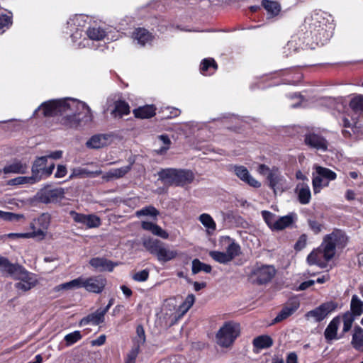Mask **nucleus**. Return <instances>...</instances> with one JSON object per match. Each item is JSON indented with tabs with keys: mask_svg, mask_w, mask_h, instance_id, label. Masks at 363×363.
Segmentation results:
<instances>
[{
	"mask_svg": "<svg viewBox=\"0 0 363 363\" xmlns=\"http://www.w3.org/2000/svg\"><path fill=\"white\" fill-rule=\"evenodd\" d=\"M40 111L45 117L62 116L61 123L68 128H77L93 120L90 108L85 103L76 99L52 100L44 102L35 111L33 115H37Z\"/></svg>",
	"mask_w": 363,
	"mask_h": 363,
	"instance_id": "f257e3e1",
	"label": "nucleus"
},
{
	"mask_svg": "<svg viewBox=\"0 0 363 363\" xmlns=\"http://www.w3.org/2000/svg\"><path fill=\"white\" fill-rule=\"evenodd\" d=\"M347 242V238L341 231L337 230L326 235L319 247L313 250L307 257V262L310 265H318L325 268L327 263L335 255L336 247H344Z\"/></svg>",
	"mask_w": 363,
	"mask_h": 363,
	"instance_id": "f03ea898",
	"label": "nucleus"
},
{
	"mask_svg": "<svg viewBox=\"0 0 363 363\" xmlns=\"http://www.w3.org/2000/svg\"><path fill=\"white\" fill-rule=\"evenodd\" d=\"M158 175L164 184L177 186L189 184L195 178L191 170L184 169H164L159 172Z\"/></svg>",
	"mask_w": 363,
	"mask_h": 363,
	"instance_id": "7ed1b4c3",
	"label": "nucleus"
},
{
	"mask_svg": "<svg viewBox=\"0 0 363 363\" xmlns=\"http://www.w3.org/2000/svg\"><path fill=\"white\" fill-rule=\"evenodd\" d=\"M144 247L152 255L157 257L159 262H167L177 256V251L166 247L164 243L157 239L145 238L143 241Z\"/></svg>",
	"mask_w": 363,
	"mask_h": 363,
	"instance_id": "20e7f679",
	"label": "nucleus"
},
{
	"mask_svg": "<svg viewBox=\"0 0 363 363\" xmlns=\"http://www.w3.org/2000/svg\"><path fill=\"white\" fill-rule=\"evenodd\" d=\"M220 242L225 247L226 251L221 252L213 250L209 252L211 257L220 264H227L231 262L240 254V247L238 244L232 240L229 237H223Z\"/></svg>",
	"mask_w": 363,
	"mask_h": 363,
	"instance_id": "39448f33",
	"label": "nucleus"
},
{
	"mask_svg": "<svg viewBox=\"0 0 363 363\" xmlns=\"http://www.w3.org/2000/svg\"><path fill=\"white\" fill-rule=\"evenodd\" d=\"M240 334V326L235 323H225L216 333L217 343L223 347H228Z\"/></svg>",
	"mask_w": 363,
	"mask_h": 363,
	"instance_id": "423d86ee",
	"label": "nucleus"
},
{
	"mask_svg": "<svg viewBox=\"0 0 363 363\" xmlns=\"http://www.w3.org/2000/svg\"><path fill=\"white\" fill-rule=\"evenodd\" d=\"M314 169L315 174H313L312 184L314 194H318L323 187L328 186L329 182L336 179L337 174L331 169L318 165H314Z\"/></svg>",
	"mask_w": 363,
	"mask_h": 363,
	"instance_id": "0eeeda50",
	"label": "nucleus"
},
{
	"mask_svg": "<svg viewBox=\"0 0 363 363\" xmlns=\"http://www.w3.org/2000/svg\"><path fill=\"white\" fill-rule=\"evenodd\" d=\"M18 280L15 284V288L23 292L28 291L34 288L38 284V279L35 274L28 272L24 267L20 265L12 277Z\"/></svg>",
	"mask_w": 363,
	"mask_h": 363,
	"instance_id": "6e6552de",
	"label": "nucleus"
},
{
	"mask_svg": "<svg viewBox=\"0 0 363 363\" xmlns=\"http://www.w3.org/2000/svg\"><path fill=\"white\" fill-rule=\"evenodd\" d=\"M276 270L271 265L254 266L249 274V278L252 282L262 284L269 281L275 275Z\"/></svg>",
	"mask_w": 363,
	"mask_h": 363,
	"instance_id": "1a4fd4ad",
	"label": "nucleus"
},
{
	"mask_svg": "<svg viewBox=\"0 0 363 363\" xmlns=\"http://www.w3.org/2000/svg\"><path fill=\"white\" fill-rule=\"evenodd\" d=\"M48 157H38L34 161L31 172L32 176L37 182L50 177L55 169V164L52 163L47 167Z\"/></svg>",
	"mask_w": 363,
	"mask_h": 363,
	"instance_id": "9d476101",
	"label": "nucleus"
},
{
	"mask_svg": "<svg viewBox=\"0 0 363 363\" xmlns=\"http://www.w3.org/2000/svg\"><path fill=\"white\" fill-rule=\"evenodd\" d=\"M50 224V216L48 213H42L30 223L34 238L43 240L47 235V230Z\"/></svg>",
	"mask_w": 363,
	"mask_h": 363,
	"instance_id": "9b49d317",
	"label": "nucleus"
},
{
	"mask_svg": "<svg viewBox=\"0 0 363 363\" xmlns=\"http://www.w3.org/2000/svg\"><path fill=\"white\" fill-rule=\"evenodd\" d=\"M195 302V296L193 294H189L184 302L179 305L177 308L172 306L173 312L169 308L170 313H166V315H169L171 319V324L175 323L178 320L182 318L184 314L191 308ZM166 307L171 308L170 304H167Z\"/></svg>",
	"mask_w": 363,
	"mask_h": 363,
	"instance_id": "f8f14e48",
	"label": "nucleus"
},
{
	"mask_svg": "<svg viewBox=\"0 0 363 363\" xmlns=\"http://www.w3.org/2000/svg\"><path fill=\"white\" fill-rule=\"evenodd\" d=\"M82 282L83 288L86 291L95 294L102 292L106 285V278L101 275L86 278L82 277Z\"/></svg>",
	"mask_w": 363,
	"mask_h": 363,
	"instance_id": "ddd939ff",
	"label": "nucleus"
},
{
	"mask_svg": "<svg viewBox=\"0 0 363 363\" xmlns=\"http://www.w3.org/2000/svg\"><path fill=\"white\" fill-rule=\"evenodd\" d=\"M337 307V304L334 301L325 302L314 310L308 312L306 316L307 318H313L315 321L319 322L335 311Z\"/></svg>",
	"mask_w": 363,
	"mask_h": 363,
	"instance_id": "4468645a",
	"label": "nucleus"
},
{
	"mask_svg": "<svg viewBox=\"0 0 363 363\" xmlns=\"http://www.w3.org/2000/svg\"><path fill=\"white\" fill-rule=\"evenodd\" d=\"M267 180L269 181L270 188L274 191L275 194L282 193L287 189L284 177L281 174L277 168L272 169V172H270L267 176Z\"/></svg>",
	"mask_w": 363,
	"mask_h": 363,
	"instance_id": "2eb2a0df",
	"label": "nucleus"
},
{
	"mask_svg": "<svg viewBox=\"0 0 363 363\" xmlns=\"http://www.w3.org/2000/svg\"><path fill=\"white\" fill-rule=\"evenodd\" d=\"M232 169L234 174L243 182L254 188H259L261 183L254 178L248 169L242 165H233Z\"/></svg>",
	"mask_w": 363,
	"mask_h": 363,
	"instance_id": "dca6fc26",
	"label": "nucleus"
},
{
	"mask_svg": "<svg viewBox=\"0 0 363 363\" xmlns=\"http://www.w3.org/2000/svg\"><path fill=\"white\" fill-rule=\"evenodd\" d=\"M71 215L75 222L84 224L89 228H97L101 225L99 217L95 215H84L74 211L71 212Z\"/></svg>",
	"mask_w": 363,
	"mask_h": 363,
	"instance_id": "f3484780",
	"label": "nucleus"
},
{
	"mask_svg": "<svg viewBox=\"0 0 363 363\" xmlns=\"http://www.w3.org/2000/svg\"><path fill=\"white\" fill-rule=\"evenodd\" d=\"M28 170V164L18 160H14L10 163L4 166L3 169H0V175L1 174H25Z\"/></svg>",
	"mask_w": 363,
	"mask_h": 363,
	"instance_id": "a211bd4d",
	"label": "nucleus"
},
{
	"mask_svg": "<svg viewBox=\"0 0 363 363\" xmlns=\"http://www.w3.org/2000/svg\"><path fill=\"white\" fill-rule=\"evenodd\" d=\"M305 143L311 147L318 150L325 151L328 148L327 140L322 136L315 133L306 135Z\"/></svg>",
	"mask_w": 363,
	"mask_h": 363,
	"instance_id": "6ab92c4d",
	"label": "nucleus"
},
{
	"mask_svg": "<svg viewBox=\"0 0 363 363\" xmlns=\"http://www.w3.org/2000/svg\"><path fill=\"white\" fill-rule=\"evenodd\" d=\"M341 323V318H334L328 324L324 332L325 338L328 342L333 340H338L343 337V335L337 336V330Z\"/></svg>",
	"mask_w": 363,
	"mask_h": 363,
	"instance_id": "aec40b11",
	"label": "nucleus"
},
{
	"mask_svg": "<svg viewBox=\"0 0 363 363\" xmlns=\"http://www.w3.org/2000/svg\"><path fill=\"white\" fill-rule=\"evenodd\" d=\"M89 264L94 269L99 272H111L117 266V263H114L104 257H94L89 260Z\"/></svg>",
	"mask_w": 363,
	"mask_h": 363,
	"instance_id": "412c9836",
	"label": "nucleus"
},
{
	"mask_svg": "<svg viewBox=\"0 0 363 363\" xmlns=\"http://www.w3.org/2000/svg\"><path fill=\"white\" fill-rule=\"evenodd\" d=\"M111 142L110 135H96L92 136L86 143V146L93 149H99L107 146Z\"/></svg>",
	"mask_w": 363,
	"mask_h": 363,
	"instance_id": "4be33fe9",
	"label": "nucleus"
},
{
	"mask_svg": "<svg viewBox=\"0 0 363 363\" xmlns=\"http://www.w3.org/2000/svg\"><path fill=\"white\" fill-rule=\"evenodd\" d=\"M132 164H128L120 168L112 169L102 175L105 182H109L124 177L130 169Z\"/></svg>",
	"mask_w": 363,
	"mask_h": 363,
	"instance_id": "5701e85b",
	"label": "nucleus"
},
{
	"mask_svg": "<svg viewBox=\"0 0 363 363\" xmlns=\"http://www.w3.org/2000/svg\"><path fill=\"white\" fill-rule=\"evenodd\" d=\"M350 344L355 350L363 352V328L359 326L354 328Z\"/></svg>",
	"mask_w": 363,
	"mask_h": 363,
	"instance_id": "b1692460",
	"label": "nucleus"
},
{
	"mask_svg": "<svg viewBox=\"0 0 363 363\" xmlns=\"http://www.w3.org/2000/svg\"><path fill=\"white\" fill-rule=\"evenodd\" d=\"M299 307L298 301H293L288 303L274 318V322H280L291 315Z\"/></svg>",
	"mask_w": 363,
	"mask_h": 363,
	"instance_id": "393cba45",
	"label": "nucleus"
},
{
	"mask_svg": "<svg viewBox=\"0 0 363 363\" xmlns=\"http://www.w3.org/2000/svg\"><path fill=\"white\" fill-rule=\"evenodd\" d=\"M104 311L101 308L96 310L94 313L89 314L80 321L81 325H85L91 323L92 325H99L104 320Z\"/></svg>",
	"mask_w": 363,
	"mask_h": 363,
	"instance_id": "a878e982",
	"label": "nucleus"
},
{
	"mask_svg": "<svg viewBox=\"0 0 363 363\" xmlns=\"http://www.w3.org/2000/svg\"><path fill=\"white\" fill-rule=\"evenodd\" d=\"M129 113L130 106L128 103L121 100L114 102V108L111 112V114L113 118H121L123 116H126Z\"/></svg>",
	"mask_w": 363,
	"mask_h": 363,
	"instance_id": "bb28decb",
	"label": "nucleus"
},
{
	"mask_svg": "<svg viewBox=\"0 0 363 363\" xmlns=\"http://www.w3.org/2000/svg\"><path fill=\"white\" fill-rule=\"evenodd\" d=\"M143 229L150 231L153 235L162 238L167 239L169 237L168 233L158 225L151 222L143 221L141 223Z\"/></svg>",
	"mask_w": 363,
	"mask_h": 363,
	"instance_id": "cd10ccee",
	"label": "nucleus"
},
{
	"mask_svg": "<svg viewBox=\"0 0 363 363\" xmlns=\"http://www.w3.org/2000/svg\"><path fill=\"white\" fill-rule=\"evenodd\" d=\"M65 193V191L63 188L46 190L43 194V200L47 203L53 202L62 199L64 197Z\"/></svg>",
	"mask_w": 363,
	"mask_h": 363,
	"instance_id": "c85d7f7f",
	"label": "nucleus"
},
{
	"mask_svg": "<svg viewBox=\"0 0 363 363\" xmlns=\"http://www.w3.org/2000/svg\"><path fill=\"white\" fill-rule=\"evenodd\" d=\"M133 38L141 45L150 43L152 40V35L144 28H138L133 33Z\"/></svg>",
	"mask_w": 363,
	"mask_h": 363,
	"instance_id": "c756f323",
	"label": "nucleus"
},
{
	"mask_svg": "<svg viewBox=\"0 0 363 363\" xmlns=\"http://www.w3.org/2000/svg\"><path fill=\"white\" fill-rule=\"evenodd\" d=\"M82 277H79L77 279H74L70 281L63 283L56 286L54 289L55 291H60L62 290L65 291H71L75 290L80 288H83L82 285Z\"/></svg>",
	"mask_w": 363,
	"mask_h": 363,
	"instance_id": "7c9ffc66",
	"label": "nucleus"
},
{
	"mask_svg": "<svg viewBox=\"0 0 363 363\" xmlns=\"http://www.w3.org/2000/svg\"><path fill=\"white\" fill-rule=\"evenodd\" d=\"M19 267V264H13L8 259L0 257V272L3 274L13 277Z\"/></svg>",
	"mask_w": 363,
	"mask_h": 363,
	"instance_id": "2f4dec72",
	"label": "nucleus"
},
{
	"mask_svg": "<svg viewBox=\"0 0 363 363\" xmlns=\"http://www.w3.org/2000/svg\"><path fill=\"white\" fill-rule=\"evenodd\" d=\"M298 191V200L302 204H307L310 202L311 194V190L308 184L302 183L296 186Z\"/></svg>",
	"mask_w": 363,
	"mask_h": 363,
	"instance_id": "473e14b6",
	"label": "nucleus"
},
{
	"mask_svg": "<svg viewBox=\"0 0 363 363\" xmlns=\"http://www.w3.org/2000/svg\"><path fill=\"white\" fill-rule=\"evenodd\" d=\"M199 220L206 228V233L212 234L216 229V223L208 213H202L199 216Z\"/></svg>",
	"mask_w": 363,
	"mask_h": 363,
	"instance_id": "72a5a7b5",
	"label": "nucleus"
},
{
	"mask_svg": "<svg viewBox=\"0 0 363 363\" xmlns=\"http://www.w3.org/2000/svg\"><path fill=\"white\" fill-rule=\"evenodd\" d=\"M155 108L151 105H147L133 110V114L136 118H149L155 114Z\"/></svg>",
	"mask_w": 363,
	"mask_h": 363,
	"instance_id": "f704fd0d",
	"label": "nucleus"
},
{
	"mask_svg": "<svg viewBox=\"0 0 363 363\" xmlns=\"http://www.w3.org/2000/svg\"><path fill=\"white\" fill-rule=\"evenodd\" d=\"M0 220L13 223H21L26 220L25 216L21 213H13L0 210Z\"/></svg>",
	"mask_w": 363,
	"mask_h": 363,
	"instance_id": "c9c22d12",
	"label": "nucleus"
},
{
	"mask_svg": "<svg viewBox=\"0 0 363 363\" xmlns=\"http://www.w3.org/2000/svg\"><path fill=\"white\" fill-rule=\"evenodd\" d=\"M0 220L13 223H21L26 220L25 216L21 213H13L0 210Z\"/></svg>",
	"mask_w": 363,
	"mask_h": 363,
	"instance_id": "e433bc0d",
	"label": "nucleus"
},
{
	"mask_svg": "<svg viewBox=\"0 0 363 363\" xmlns=\"http://www.w3.org/2000/svg\"><path fill=\"white\" fill-rule=\"evenodd\" d=\"M294 215L290 214L277 218L273 230H281L289 226L294 221Z\"/></svg>",
	"mask_w": 363,
	"mask_h": 363,
	"instance_id": "4c0bfd02",
	"label": "nucleus"
},
{
	"mask_svg": "<svg viewBox=\"0 0 363 363\" xmlns=\"http://www.w3.org/2000/svg\"><path fill=\"white\" fill-rule=\"evenodd\" d=\"M38 182L31 175L30 177L20 176L16 178L9 179L7 182L9 186H21L23 184H33Z\"/></svg>",
	"mask_w": 363,
	"mask_h": 363,
	"instance_id": "58836bf2",
	"label": "nucleus"
},
{
	"mask_svg": "<svg viewBox=\"0 0 363 363\" xmlns=\"http://www.w3.org/2000/svg\"><path fill=\"white\" fill-rule=\"evenodd\" d=\"M86 34L92 40H101L106 35V31L103 28L97 26L89 28L86 30Z\"/></svg>",
	"mask_w": 363,
	"mask_h": 363,
	"instance_id": "ea45409f",
	"label": "nucleus"
},
{
	"mask_svg": "<svg viewBox=\"0 0 363 363\" xmlns=\"http://www.w3.org/2000/svg\"><path fill=\"white\" fill-rule=\"evenodd\" d=\"M262 4L272 17L278 15L281 9L280 5L276 1L263 0Z\"/></svg>",
	"mask_w": 363,
	"mask_h": 363,
	"instance_id": "a19ab883",
	"label": "nucleus"
},
{
	"mask_svg": "<svg viewBox=\"0 0 363 363\" xmlns=\"http://www.w3.org/2000/svg\"><path fill=\"white\" fill-rule=\"evenodd\" d=\"M272 338L267 335H261L254 339L253 345L257 349L268 348L272 345Z\"/></svg>",
	"mask_w": 363,
	"mask_h": 363,
	"instance_id": "79ce46f5",
	"label": "nucleus"
},
{
	"mask_svg": "<svg viewBox=\"0 0 363 363\" xmlns=\"http://www.w3.org/2000/svg\"><path fill=\"white\" fill-rule=\"evenodd\" d=\"M159 214V211L152 206L144 207L135 212V216L138 218L141 216H150L156 218Z\"/></svg>",
	"mask_w": 363,
	"mask_h": 363,
	"instance_id": "37998d69",
	"label": "nucleus"
},
{
	"mask_svg": "<svg viewBox=\"0 0 363 363\" xmlns=\"http://www.w3.org/2000/svg\"><path fill=\"white\" fill-rule=\"evenodd\" d=\"M350 306L353 314L360 315L363 313V301L357 296L354 295L352 296Z\"/></svg>",
	"mask_w": 363,
	"mask_h": 363,
	"instance_id": "c03bdc74",
	"label": "nucleus"
},
{
	"mask_svg": "<svg viewBox=\"0 0 363 363\" xmlns=\"http://www.w3.org/2000/svg\"><path fill=\"white\" fill-rule=\"evenodd\" d=\"M158 140L161 143V147L156 150V152L159 155L164 154L170 147L171 140L166 135H161L158 136Z\"/></svg>",
	"mask_w": 363,
	"mask_h": 363,
	"instance_id": "a18cd8bd",
	"label": "nucleus"
},
{
	"mask_svg": "<svg viewBox=\"0 0 363 363\" xmlns=\"http://www.w3.org/2000/svg\"><path fill=\"white\" fill-rule=\"evenodd\" d=\"M201 271L209 273L211 271V267L208 264L200 262L197 259H194L192 262V273L197 274Z\"/></svg>",
	"mask_w": 363,
	"mask_h": 363,
	"instance_id": "49530a36",
	"label": "nucleus"
},
{
	"mask_svg": "<svg viewBox=\"0 0 363 363\" xmlns=\"http://www.w3.org/2000/svg\"><path fill=\"white\" fill-rule=\"evenodd\" d=\"M136 335L133 339V345L140 347L145 342V330L142 325L137 326Z\"/></svg>",
	"mask_w": 363,
	"mask_h": 363,
	"instance_id": "de8ad7c7",
	"label": "nucleus"
},
{
	"mask_svg": "<svg viewBox=\"0 0 363 363\" xmlns=\"http://www.w3.org/2000/svg\"><path fill=\"white\" fill-rule=\"evenodd\" d=\"M341 320H342L343 322V328L342 331V335H343L351 329L354 322V318L352 317V314L346 313L342 315Z\"/></svg>",
	"mask_w": 363,
	"mask_h": 363,
	"instance_id": "09e8293b",
	"label": "nucleus"
},
{
	"mask_svg": "<svg viewBox=\"0 0 363 363\" xmlns=\"http://www.w3.org/2000/svg\"><path fill=\"white\" fill-rule=\"evenodd\" d=\"M350 107L354 111H363V96H357L352 99Z\"/></svg>",
	"mask_w": 363,
	"mask_h": 363,
	"instance_id": "8fccbe9b",
	"label": "nucleus"
},
{
	"mask_svg": "<svg viewBox=\"0 0 363 363\" xmlns=\"http://www.w3.org/2000/svg\"><path fill=\"white\" fill-rule=\"evenodd\" d=\"M82 338V335L79 331L76 330L73 333H69L65 336V340L67 346H70Z\"/></svg>",
	"mask_w": 363,
	"mask_h": 363,
	"instance_id": "3c124183",
	"label": "nucleus"
},
{
	"mask_svg": "<svg viewBox=\"0 0 363 363\" xmlns=\"http://www.w3.org/2000/svg\"><path fill=\"white\" fill-rule=\"evenodd\" d=\"M262 216L267 225L273 230L277 218L274 214L267 211H262Z\"/></svg>",
	"mask_w": 363,
	"mask_h": 363,
	"instance_id": "603ef678",
	"label": "nucleus"
},
{
	"mask_svg": "<svg viewBox=\"0 0 363 363\" xmlns=\"http://www.w3.org/2000/svg\"><path fill=\"white\" fill-rule=\"evenodd\" d=\"M89 177V171L85 168H74L72 170V173L69 177V179L75 177Z\"/></svg>",
	"mask_w": 363,
	"mask_h": 363,
	"instance_id": "864d4df0",
	"label": "nucleus"
},
{
	"mask_svg": "<svg viewBox=\"0 0 363 363\" xmlns=\"http://www.w3.org/2000/svg\"><path fill=\"white\" fill-rule=\"evenodd\" d=\"M149 274V270L145 269L133 274L132 279L138 282H143L147 280Z\"/></svg>",
	"mask_w": 363,
	"mask_h": 363,
	"instance_id": "5fc2aeb1",
	"label": "nucleus"
},
{
	"mask_svg": "<svg viewBox=\"0 0 363 363\" xmlns=\"http://www.w3.org/2000/svg\"><path fill=\"white\" fill-rule=\"evenodd\" d=\"M11 23V16L6 14L0 15V33L4 32L5 29L9 28Z\"/></svg>",
	"mask_w": 363,
	"mask_h": 363,
	"instance_id": "6e6d98bb",
	"label": "nucleus"
},
{
	"mask_svg": "<svg viewBox=\"0 0 363 363\" xmlns=\"http://www.w3.org/2000/svg\"><path fill=\"white\" fill-rule=\"evenodd\" d=\"M211 67H213L215 70L217 69L218 65L215 60L212 58L204 59L201 63V67L202 74H205V72H206Z\"/></svg>",
	"mask_w": 363,
	"mask_h": 363,
	"instance_id": "4d7b16f0",
	"label": "nucleus"
},
{
	"mask_svg": "<svg viewBox=\"0 0 363 363\" xmlns=\"http://www.w3.org/2000/svg\"><path fill=\"white\" fill-rule=\"evenodd\" d=\"M140 347L133 345L131 350L127 354L125 363H135L136 357L140 352Z\"/></svg>",
	"mask_w": 363,
	"mask_h": 363,
	"instance_id": "13d9d810",
	"label": "nucleus"
},
{
	"mask_svg": "<svg viewBox=\"0 0 363 363\" xmlns=\"http://www.w3.org/2000/svg\"><path fill=\"white\" fill-rule=\"evenodd\" d=\"M67 167L65 165L59 164L57 167V171L55 174V177L62 178L67 174Z\"/></svg>",
	"mask_w": 363,
	"mask_h": 363,
	"instance_id": "bf43d9fd",
	"label": "nucleus"
},
{
	"mask_svg": "<svg viewBox=\"0 0 363 363\" xmlns=\"http://www.w3.org/2000/svg\"><path fill=\"white\" fill-rule=\"evenodd\" d=\"M307 242V237L305 235H302L296 243L295 248L298 250H302L305 247Z\"/></svg>",
	"mask_w": 363,
	"mask_h": 363,
	"instance_id": "052dcab7",
	"label": "nucleus"
},
{
	"mask_svg": "<svg viewBox=\"0 0 363 363\" xmlns=\"http://www.w3.org/2000/svg\"><path fill=\"white\" fill-rule=\"evenodd\" d=\"M9 237L18 238H34L32 231L25 233H10Z\"/></svg>",
	"mask_w": 363,
	"mask_h": 363,
	"instance_id": "680f3d73",
	"label": "nucleus"
},
{
	"mask_svg": "<svg viewBox=\"0 0 363 363\" xmlns=\"http://www.w3.org/2000/svg\"><path fill=\"white\" fill-rule=\"evenodd\" d=\"M106 337L105 335H101L96 339L93 340L91 342L92 346H101L103 345L106 342Z\"/></svg>",
	"mask_w": 363,
	"mask_h": 363,
	"instance_id": "e2e57ef3",
	"label": "nucleus"
},
{
	"mask_svg": "<svg viewBox=\"0 0 363 363\" xmlns=\"http://www.w3.org/2000/svg\"><path fill=\"white\" fill-rule=\"evenodd\" d=\"M257 172L262 175H269V172H272V169H269V167H267L265 164H259L257 169Z\"/></svg>",
	"mask_w": 363,
	"mask_h": 363,
	"instance_id": "0e129e2a",
	"label": "nucleus"
},
{
	"mask_svg": "<svg viewBox=\"0 0 363 363\" xmlns=\"http://www.w3.org/2000/svg\"><path fill=\"white\" fill-rule=\"evenodd\" d=\"M309 225L315 233H318L321 230V225L315 220H310Z\"/></svg>",
	"mask_w": 363,
	"mask_h": 363,
	"instance_id": "69168bd1",
	"label": "nucleus"
},
{
	"mask_svg": "<svg viewBox=\"0 0 363 363\" xmlns=\"http://www.w3.org/2000/svg\"><path fill=\"white\" fill-rule=\"evenodd\" d=\"M286 363H298V357L295 352H291L288 354Z\"/></svg>",
	"mask_w": 363,
	"mask_h": 363,
	"instance_id": "338daca9",
	"label": "nucleus"
},
{
	"mask_svg": "<svg viewBox=\"0 0 363 363\" xmlns=\"http://www.w3.org/2000/svg\"><path fill=\"white\" fill-rule=\"evenodd\" d=\"M315 283L314 280H308L301 283L298 287L299 290H305L308 287L313 286Z\"/></svg>",
	"mask_w": 363,
	"mask_h": 363,
	"instance_id": "774afa93",
	"label": "nucleus"
}]
</instances>
